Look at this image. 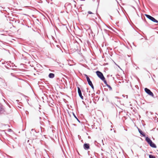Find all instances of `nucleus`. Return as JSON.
Segmentation results:
<instances>
[{
	"label": "nucleus",
	"mask_w": 158,
	"mask_h": 158,
	"mask_svg": "<svg viewBox=\"0 0 158 158\" xmlns=\"http://www.w3.org/2000/svg\"><path fill=\"white\" fill-rule=\"evenodd\" d=\"M145 91V92L148 94L149 95L152 96V97H154V95L153 93L150 91V90L147 88H145L144 89Z\"/></svg>",
	"instance_id": "nucleus-4"
},
{
	"label": "nucleus",
	"mask_w": 158,
	"mask_h": 158,
	"mask_svg": "<svg viewBox=\"0 0 158 158\" xmlns=\"http://www.w3.org/2000/svg\"><path fill=\"white\" fill-rule=\"evenodd\" d=\"M84 148L86 150H88L89 148V143H85L83 145Z\"/></svg>",
	"instance_id": "nucleus-6"
},
{
	"label": "nucleus",
	"mask_w": 158,
	"mask_h": 158,
	"mask_svg": "<svg viewBox=\"0 0 158 158\" xmlns=\"http://www.w3.org/2000/svg\"><path fill=\"white\" fill-rule=\"evenodd\" d=\"M74 117H75V118H76V119H77L78 120V119L75 116V115H74Z\"/></svg>",
	"instance_id": "nucleus-14"
},
{
	"label": "nucleus",
	"mask_w": 158,
	"mask_h": 158,
	"mask_svg": "<svg viewBox=\"0 0 158 158\" xmlns=\"http://www.w3.org/2000/svg\"><path fill=\"white\" fill-rule=\"evenodd\" d=\"M107 86L109 88H110V89H112V88L111 87L110 85H108L107 84V83H106V84Z\"/></svg>",
	"instance_id": "nucleus-12"
},
{
	"label": "nucleus",
	"mask_w": 158,
	"mask_h": 158,
	"mask_svg": "<svg viewBox=\"0 0 158 158\" xmlns=\"http://www.w3.org/2000/svg\"><path fill=\"white\" fill-rule=\"evenodd\" d=\"M145 15L147 18H148V19H149L150 20L152 21L153 22L155 23H158V21L156 19L154 18L153 17H152L149 15H146V14H145Z\"/></svg>",
	"instance_id": "nucleus-3"
},
{
	"label": "nucleus",
	"mask_w": 158,
	"mask_h": 158,
	"mask_svg": "<svg viewBox=\"0 0 158 158\" xmlns=\"http://www.w3.org/2000/svg\"><path fill=\"white\" fill-rule=\"evenodd\" d=\"M85 75L86 78V79H87V81L88 82V84H89V85H90L91 86L92 88L93 89H94V86L92 83V82L90 81L89 77H88L87 75L86 74H85Z\"/></svg>",
	"instance_id": "nucleus-2"
},
{
	"label": "nucleus",
	"mask_w": 158,
	"mask_h": 158,
	"mask_svg": "<svg viewBox=\"0 0 158 158\" xmlns=\"http://www.w3.org/2000/svg\"><path fill=\"white\" fill-rule=\"evenodd\" d=\"M96 74L98 76L102 81H103L105 84H106V81L104 77L103 74L99 71H97L96 72Z\"/></svg>",
	"instance_id": "nucleus-1"
},
{
	"label": "nucleus",
	"mask_w": 158,
	"mask_h": 158,
	"mask_svg": "<svg viewBox=\"0 0 158 158\" xmlns=\"http://www.w3.org/2000/svg\"><path fill=\"white\" fill-rule=\"evenodd\" d=\"M149 144L151 147L152 148H156V145L154 143H153L152 141L151 142V143H149Z\"/></svg>",
	"instance_id": "nucleus-7"
},
{
	"label": "nucleus",
	"mask_w": 158,
	"mask_h": 158,
	"mask_svg": "<svg viewBox=\"0 0 158 158\" xmlns=\"http://www.w3.org/2000/svg\"><path fill=\"white\" fill-rule=\"evenodd\" d=\"M77 89H78V93L79 94V96L80 97V98H81V99H83V97L82 95V94H81V91L80 89V88L79 87H78L77 88Z\"/></svg>",
	"instance_id": "nucleus-5"
},
{
	"label": "nucleus",
	"mask_w": 158,
	"mask_h": 158,
	"mask_svg": "<svg viewBox=\"0 0 158 158\" xmlns=\"http://www.w3.org/2000/svg\"><path fill=\"white\" fill-rule=\"evenodd\" d=\"M139 132L143 136H145L144 134L142 132V131L141 130L139 129Z\"/></svg>",
	"instance_id": "nucleus-10"
},
{
	"label": "nucleus",
	"mask_w": 158,
	"mask_h": 158,
	"mask_svg": "<svg viewBox=\"0 0 158 158\" xmlns=\"http://www.w3.org/2000/svg\"><path fill=\"white\" fill-rule=\"evenodd\" d=\"M145 140L149 144L152 141L148 137H146V138Z\"/></svg>",
	"instance_id": "nucleus-8"
},
{
	"label": "nucleus",
	"mask_w": 158,
	"mask_h": 158,
	"mask_svg": "<svg viewBox=\"0 0 158 158\" xmlns=\"http://www.w3.org/2000/svg\"><path fill=\"white\" fill-rule=\"evenodd\" d=\"M88 14H94L93 12H91L90 11H88Z\"/></svg>",
	"instance_id": "nucleus-13"
},
{
	"label": "nucleus",
	"mask_w": 158,
	"mask_h": 158,
	"mask_svg": "<svg viewBox=\"0 0 158 158\" xmlns=\"http://www.w3.org/2000/svg\"><path fill=\"white\" fill-rule=\"evenodd\" d=\"M54 74L52 73H50L48 75L49 77L50 78H53L54 77Z\"/></svg>",
	"instance_id": "nucleus-9"
},
{
	"label": "nucleus",
	"mask_w": 158,
	"mask_h": 158,
	"mask_svg": "<svg viewBox=\"0 0 158 158\" xmlns=\"http://www.w3.org/2000/svg\"><path fill=\"white\" fill-rule=\"evenodd\" d=\"M149 158H156L154 156L151 155H150L149 156Z\"/></svg>",
	"instance_id": "nucleus-11"
}]
</instances>
